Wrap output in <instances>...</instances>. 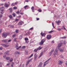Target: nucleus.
Masks as SVG:
<instances>
[{"instance_id":"11","label":"nucleus","mask_w":67,"mask_h":67,"mask_svg":"<svg viewBox=\"0 0 67 67\" xmlns=\"http://www.w3.org/2000/svg\"><path fill=\"white\" fill-rule=\"evenodd\" d=\"M9 51H7L6 52H5L4 54L5 55H9Z\"/></svg>"},{"instance_id":"33","label":"nucleus","mask_w":67,"mask_h":67,"mask_svg":"<svg viewBox=\"0 0 67 67\" xmlns=\"http://www.w3.org/2000/svg\"><path fill=\"white\" fill-rule=\"evenodd\" d=\"M15 13H13V16L14 17H15Z\"/></svg>"},{"instance_id":"29","label":"nucleus","mask_w":67,"mask_h":67,"mask_svg":"<svg viewBox=\"0 0 67 67\" xmlns=\"http://www.w3.org/2000/svg\"><path fill=\"white\" fill-rule=\"evenodd\" d=\"M31 33V32H30V31H28L27 32V34H28L29 35Z\"/></svg>"},{"instance_id":"45","label":"nucleus","mask_w":67,"mask_h":67,"mask_svg":"<svg viewBox=\"0 0 67 67\" xmlns=\"http://www.w3.org/2000/svg\"><path fill=\"white\" fill-rule=\"evenodd\" d=\"M13 9H17V7H13Z\"/></svg>"},{"instance_id":"8","label":"nucleus","mask_w":67,"mask_h":67,"mask_svg":"<svg viewBox=\"0 0 67 67\" xmlns=\"http://www.w3.org/2000/svg\"><path fill=\"white\" fill-rule=\"evenodd\" d=\"M1 45H2V46H4V47H8V46H9V45H6L4 44H1Z\"/></svg>"},{"instance_id":"18","label":"nucleus","mask_w":67,"mask_h":67,"mask_svg":"<svg viewBox=\"0 0 67 67\" xmlns=\"http://www.w3.org/2000/svg\"><path fill=\"white\" fill-rule=\"evenodd\" d=\"M5 7H6V8H7L9 7V5L7 4H5Z\"/></svg>"},{"instance_id":"5","label":"nucleus","mask_w":67,"mask_h":67,"mask_svg":"<svg viewBox=\"0 0 67 67\" xmlns=\"http://www.w3.org/2000/svg\"><path fill=\"white\" fill-rule=\"evenodd\" d=\"M50 58L49 59H48V60H47L46 62H45L44 63V65H43V67H45V66H46V65H47V64L48 63L47 62H48V61H49V60H50Z\"/></svg>"},{"instance_id":"48","label":"nucleus","mask_w":67,"mask_h":67,"mask_svg":"<svg viewBox=\"0 0 67 67\" xmlns=\"http://www.w3.org/2000/svg\"><path fill=\"white\" fill-rule=\"evenodd\" d=\"M36 19H37V21H38L40 20V18H36Z\"/></svg>"},{"instance_id":"21","label":"nucleus","mask_w":67,"mask_h":67,"mask_svg":"<svg viewBox=\"0 0 67 67\" xmlns=\"http://www.w3.org/2000/svg\"><path fill=\"white\" fill-rule=\"evenodd\" d=\"M43 55V53L42 52L41 53V54H40V56H39V58H40V57H41V56H42V55Z\"/></svg>"},{"instance_id":"41","label":"nucleus","mask_w":67,"mask_h":67,"mask_svg":"<svg viewBox=\"0 0 67 67\" xmlns=\"http://www.w3.org/2000/svg\"><path fill=\"white\" fill-rule=\"evenodd\" d=\"M52 23V25L53 27L54 28L55 27H54V23Z\"/></svg>"},{"instance_id":"17","label":"nucleus","mask_w":67,"mask_h":67,"mask_svg":"<svg viewBox=\"0 0 67 67\" xmlns=\"http://www.w3.org/2000/svg\"><path fill=\"white\" fill-rule=\"evenodd\" d=\"M41 35L42 36H45V33H42V32L41 33Z\"/></svg>"},{"instance_id":"4","label":"nucleus","mask_w":67,"mask_h":67,"mask_svg":"<svg viewBox=\"0 0 67 67\" xmlns=\"http://www.w3.org/2000/svg\"><path fill=\"white\" fill-rule=\"evenodd\" d=\"M53 55H54V57H56V55H58V50L57 49H56L54 51V53L53 54Z\"/></svg>"},{"instance_id":"35","label":"nucleus","mask_w":67,"mask_h":67,"mask_svg":"<svg viewBox=\"0 0 67 67\" xmlns=\"http://www.w3.org/2000/svg\"><path fill=\"white\" fill-rule=\"evenodd\" d=\"M38 11H39V12H42V10H41V9H38Z\"/></svg>"},{"instance_id":"55","label":"nucleus","mask_w":67,"mask_h":67,"mask_svg":"<svg viewBox=\"0 0 67 67\" xmlns=\"http://www.w3.org/2000/svg\"><path fill=\"white\" fill-rule=\"evenodd\" d=\"M11 41V40H9L8 41V42H10Z\"/></svg>"},{"instance_id":"12","label":"nucleus","mask_w":67,"mask_h":67,"mask_svg":"<svg viewBox=\"0 0 67 67\" xmlns=\"http://www.w3.org/2000/svg\"><path fill=\"white\" fill-rule=\"evenodd\" d=\"M2 41L3 42H4V43H6L8 42V39L4 40H2Z\"/></svg>"},{"instance_id":"50","label":"nucleus","mask_w":67,"mask_h":67,"mask_svg":"<svg viewBox=\"0 0 67 67\" xmlns=\"http://www.w3.org/2000/svg\"><path fill=\"white\" fill-rule=\"evenodd\" d=\"M20 14H21V15H23L24 14V13H20Z\"/></svg>"},{"instance_id":"36","label":"nucleus","mask_w":67,"mask_h":67,"mask_svg":"<svg viewBox=\"0 0 67 67\" xmlns=\"http://www.w3.org/2000/svg\"><path fill=\"white\" fill-rule=\"evenodd\" d=\"M54 31H49V33H52V32H54Z\"/></svg>"},{"instance_id":"43","label":"nucleus","mask_w":67,"mask_h":67,"mask_svg":"<svg viewBox=\"0 0 67 67\" xmlns=\"http://www.w3.org/2000/svg\"><path fill=\"white\" fill-rule=\"evenodd\" d=\"M15 35H16L15 34H14L13 35L12 37H14L15 36Z\"/></svg>"},{"instance_id":"60","label":"nucleus","mask_w":67,"mask_h":67,"mask_svg":"<svg viewBox=\"0 0 67 67\" xmlns=\"http://www.w3.org/2000/svg\"><path fill=\"white\" fill-rule=\"evenodd\" d=\"M2 50V47H0V50Z\"/></svg>"},{"instance_id":"34","label":"nucleus","mask_w":67,"mask_h":67,"mask_svg":"<svg viewBox=\"0 0 67 67\" xmlns=\"http://www.w3.org/2000/svg\"><path fill=\"white\" fill-rule=\"evenodd\" d=\"M17 39V38H15L14 40H13V41H16V39Z\"/></svg>"},{"instance_id":"56","label":"nucleus","mask_w":67,"mask_h":67,"mask_svg":"<svg viewBox=\"0 0 67 67\" xmlns=\"http://www.w3.org/2000/svg\"><path fill=\"white\" fill-rule=\"evenodd\" d=\"M1 14H3V13H4V12H1Z\"/></svg>"},{"instance_id":"38","label":"nucleus","mask_w":67,"mask_h":67,"mask_svg":"<svg viewBox=\"0 0 67 67\" xmlns=\"http://www.w3.org/2000/svg\"><path fill=\"white\" fill-rule=\"evenodd\" d=\"M15 4L14 3H13L12 4V6H14L15 5Z\"/></svg>"},{"instance_id":"2","label":"nucleus","mask_w":67,"mask_h":67,"mask_svg":"<svg viewBox=\"0 0 67 67\" xmlns=\"http://www.w3.org/2000/svg\"><path fill=\"white\" fill-rule=\"evenodd\" d=\"M46 40L45 39H43L41 40V42H39V45H43L44 44V43L45 42Z\"/></svg>"},{"instance_id":"40","label":"nucleus","mask_w":67,"mask_h":67,"mask_svg":"<svg viewBox=\"0 0 67 67\" xmlns=\"http://www.w3.org/2000/svg\"><path fill=\"white\" fill-rule=\"evenodd\" d=\"M61 29H60V28H58L57 29V30H58V31H61Z\"/></svg>"},{"instance_id":"37","label":"nucleus","mask_w":67,"mask_h":67,"mask_svg":"<svg viewBox=\"0 0 67 67\" xmlns=\"http://www.w3.org/2000/svg\"><path fill=\"white\" fill-rule=\"evenodd\" d=\"M9 17L10 19H12V16L11 15H10L9 16Z\"/></svg>"},{"instance_id":"30","label":"nucleus","mask_w":67,"mask_h":67,"mask_svg":"<svg viewBox=\"0 0 67 67\" xmlns=\"http://www.w3.org/2000/svg\"><path fill=\"white\" fill-rule=\"evenodd\" d=\"M33 56V54H31V55H30V56L29 57V58H31V57H32V56Z\"/></svg>"},{"instance_id":"1","label":"nucleus","mask_w":67,"mask_h":67,"mask_svg":"<svg viewBox=\"0 0 67 67\" xmlns=\"http://www.w3.org/2000/svg\"><path fill=\"white\" fill-rule=\"evenodd\" d=\"M63 44V43H60L59 44H58V49L59 51H60L61 52H63V51H64V49H62L60 48H59L60 47H61L62 46V44Z\"/></svg>"},{"instance_id":"52","label":"nucleus","mask_w":67,"mask_h":67,"mask_svg":"<svg viewBox=\"0 0 67 67\" xmlns=\"http://www.w3.org/2000/svg\"><path fill=\"white\" fill-rule=\"evenodd\" d=\"M2 15L1 14H0V18H2Z\"/></svg>"},{"instance_id":"26","label":"nucleus","mask_w":67,"mask_h":67,"mask_svg":"<svg viewBox=\"0 0 67 67\" xmlns=\"http://www.w3.org/2000/svg\"><path fill=\"white\" fill-rule=\"evenodd\" d=\"M27 7H28V6H27V5H26L24 7V8L25 9H26V8H27Z\"/></svg>"},{"instance_id":"32","label":"nucleus","mask_w":67,"mask_h":67,"mask_svg":"<svg viewBox=\"0 0 67 67\" xmlns=\"http://www.w3.org/2000/svg\"><path fill=\"white\" fill-rule=\"evenodd\" d=\"M25 41H28V40H29V39L27 38H25Z\"/></svg>"},{"instance_id":"31","label":"nucleus","mask_w":67,"mask_h":67,"mask_svg":"<svg viewBox=\"0 0 67 67\" xmlns=\"http://www.w3.org/2000/svg\"><path fill=\"white\" fill-rule=\"evenodd\" d=\"M6 59H7V60H9V59H10V57H6Z\"/></svg>"},{"instance_id":"15","label":"nucleus","mask_w":67,"mask_h":67,"mask_svg":"<svg viewBox=\"0 0 67 67\" xmlns=\"http://www.w3.org/2000/svg\"><path fill=\"white\" fill-rule=\"evenodd\" d=\"M42 48H43V47H41L40 46L38 48H37V49L38 51V50H41V49H42Z\"/></svg>"},{"instance_id":"63","label":"nucleus","mask_w":67,"mask_h":67,"mask_svg":"<svg viewBox=\"0 0 67 67\" xmlns=\"http://www.w3.org/2000/svg\"><path fill=\"white\" fill-rule=\"evenodd\" d=\"M29 34H27H27H26L25 35H26V36H27V35H29Z\"/></svg>"},{"instance_id":"39","label":"nucleus","mask_w":67,"mask_h":67,"mask_svg":"<svg viewBox=\"0 0 67 67\" xmlns=\"http://www.w3.org/2000/svg\"><path fill=\"white\" fill-rule=\"evenodd\" d=\"M18 21H19V19H16L15 20V22Z\"/></svg>"},{"instance_id":"61","label":"nucleus","mask_w":67,"mask_h":67,"mask_svg":"<svg viewBox=\"0 0 67 67\" xmlns=\"http://www.w3.org/2000/svg\"><path fill=\"white\" fill-rule=\"evenodd\" d=\"M29 1L28 0L25 1V2H28Z\"/></svg>"},{"instance_id":"62","label":"nucleus","mask_w":67,"mask_h":67,"mask_svg":"<svg viewBox=\"0 0 67 67\" xmlns=\"http://www.w3.org/2000/svg\"><path fill=\"white\" fill-rule=\"evenodd\" d=\"M2 32V29L0 30V33H1Z\"/></svg>"},{"instance_id":"3","label":"nucleus","mask_w":67,"mask_h":67,"mask_svg":"<svg viewBox=\"0 0 67 67\" xmlns=\"http://www.w3.org/2000/svg\"><path fill=\"white\" fill-rule=\"evenodd\" d=\"M9 34H10L9 33H4L2 34V37H4V38H6L7 35H9Z\"/></svg>"},{"instance_id":"64","label":"nucleus","mask_w":67,"mask_h":67,"mask_svg":"<svg viewBox=\"0 0 67 67\" xmlns=\"http://www.w3.org/2000/svg\"><path fill=\"white\" fill-rule=\"evenodd\" d=\"M13 65H14L13 64H12V65H11V67H13Z\"/></svg>"},{"instance_id":"7","label":"nucleus","mask_w":67,"mask_h":67,"mask_svg":"<svg viewBox=\"0 0 67 67\" xmlns=\"http://www.w3.org/2000/svg\"><path fill=\"white\" fill-rule=\"evenodd\" d=\"M23 23V22L22 21H20L18 23V25H22Z\"/></svg>"},{"instance_id":"14","label":"nucleus","mask_w":67,"mask_h":67,"mask_svg":"<svg viewBox=\"0 0 67 67\" xmlns=\"http://www.w3.org/2000/svg\"><path fill=\"white\" fill-rule=\"evenodd\" d=\"M42 63L41 62L38 65V67H42Z\"/></svg>"},{"instance_id":"59","label":"nucleus","mask_w":67,"mask_h":67,"mask_svg":"<svg viewBox=\"0 0 67 67\" xmlns=\"http://www.w3.org/2000/svg\"><path fill=\"white\" fill-rule=\"evenodd\" d=\"M18 44H17L16 45L15 47H18Z\"/></svg>"},{"instance_id":"28","label":"nucleus","mask_w":67,"mask_h":67,"mask_svg":"<svg viewBox=\"0 0 67 67\" xmlns=\"http://www.w3.org/2000/svg\"><path fill=\"white\" fill-rule=\"evenodd\" d=\"M9 61L10 62H12V61H13V59L12 58H11L10 59Z\"/></svg>"},{"instance_id":"27","label":"nucleus","mask_w":67,"mask_h":67,"mask_svg":"<svg viewBox=\"0 0 67 67\" xmlns=\"http://www.w3.org/2000/svg\"><path fill=\"white\" fill-rule=\"evenodd\" d=\"M26 47V46H23L22 47V49H24Z\"/></svg>"},{"instance_id":"49","label":"nucleus","mask_w":67,"mask_h":67,"mask_svg":"<svg viewBox=\"0 0 67 67\" xmlns=\"http://www.w3.org/2000/svg\"><path fill=\"white\" fill-rule=\"evenodd\" d=\"M36 58H37L34 57V60H35H35H36Z\"/></svg>"},{"instance_id":"46","label":"nucleus","mask_w":67,"mask_h":67,"mask_svg":"<svg viewBox=\"0 0 67 67\" xmlns=\"http://www.w3.org/2000/svg\"><path fill=\"white\" fill-rule=\"evenodd\" d=\"M16 32L17 33H19V31H18V30H16Z\"/></svg>"},{"instance_id":"44","label":"nucleus","mask_w":67,"mask_h":67,"mask_svg":"<svg viewBox=\"0 0 67 67\" xmlns=\"http://www.w3.org/2000/svg\"><path fill=\"white\" fill-rule=\"evenodd\" d=\"M16 12L17 13V14H19V13H20L19 12V11H18L17 12Z\"/></svg>"},{"instance_id":"42","label":"nucleus","mask_w":67,"mask_h":67,"mask_svg":"<svg viewBox=\"0 0 67 67\" xmlns=\"http://www.w3.org/2000/svg\"><path fill=\"white\" fill-rule=\"evenodd\" d=\"M52 54V53L51 52H50L49 54V56H51V55Z\"/></svg>"},{"instance_id":"16","label":"nucleus","mask_w":67,"mask_h":67,"mask_svg":"<svg viewBox=\"0 0 67 67\" xmlns=\"http://www.w3.org/2000/svg\"><path fill=\"white\" fill-rule=\"evenodd\" d=\"M58 64H63V61H58Z\"/></svg>"},{"instance_id":"22","label":"nucleus","mask_w":67,"mask_h":67,"mask_svg":"<svg viewBox=\"0 0 67 67\" xmlns=\"http://www.w3.org/2000/svg\"><path fill=\"white\" fill-rule=\"evenodd\" d=\"M34 57H37V55L36 53H35L34 55Z\"/></svg>"},{"instance_id":"58","label":"nucleus","mask_w":67,"mask_h":67,"mask_svg":"<svg viewBox=\"0 0 67 67\" xmlns=\"http://www.w3.org/2000/svg\"><path fill=\"white\" fill-rule=\"evenodd\" d=\"M54 49H53L52 51H51V53H52L53 52H54Z\"/></svg>"},{"instance_id":"53","label":"nucleus","mask_w":67,"mask_h":67,"mask_svg":"<svg viewBox=\"0 0 67 67\" xmlns=\"http://www.w3.org/2000/svg\"><path fill=\"white\" fill-rule=\"evenodd\" d=\"M24 67V64H23L22 65V66H21V67Z\"/></svg>"},{"instance_id":"10","label":"nucleus","mask_w":67,"mask_h":67,"mask_svg":"<svg viewBox=\"0 0 67 67\" xmlns=\"http://www.w3.org/2000/svg\"><path fill=\"white\" fill-rule=\"evenodd\" d=\"M31 59L30 60H28V61L26 62V66L27 65H28V64H29V63H30V61H31Z\"/></svg>"},{"instance_id":"54","label":"nucleus","mask_w":67,"mask_h":67,"mask_svg":"<svg viewBox=\"0 0 67 67\" xmlns=\"http://www.w3.org/2000/svg\"><path fill=\"white\" fill-rule=\"evenodd\" d=\"M30 30H33V27L31 28L30 29Z\"/></svg>"},{"instance_id":"6","label":"nucleus","mask_w":67,"mask_h":67,"mask_svg":"<svg viewBox=\"0 0 67 67\" xmlns=\"http://www.w3.org/2000/svg\"><path fill=\"white\" fill-rule=\"evenodd\" d=\"M52 38V36L50 35H47V38L48 40H50Z\"/></svg>"},{"instance_id":"9","label":"nucleus","mask_w":67,"mask_h":67,"mask_svg":"<svg viewBox=\"0 0 67 67\" xmlns=\"http://www.w3.org/2000/svg\"><path fill=\"white\" fill-rule=\"evenodd\" d=\"M0 9L1 11H2V12H3V11H4V7H3L2 8H0Z\"/></svg>"},{"instance_id":"20","label":"nucleus","mask_w":67,"mask_h":67,"mask_svg":"<svg viewBox=\"0 0 67 67\" xmlns=\"http://www.w3.org/2000/svg\"><path fill=\"white\" fill-rule=\"evenodd\" d=\"M15 54H20V53H19V52L18 51H16L15 52Z\"/></svg>"},{"instance_id":"47","label":"nucleus","mask_w":67,"mask_h":67,"mask_svg":"<svg viewBox=\"0 0 67 67\" xmlns=\"http://www.w3.org/2000/svg\"><path fill=\"white\" fill-rule=\"evenodd\" d=\"M21 46H20L18 48H17V49H19V48H21Z\"/></svg>"},{"instance_id":"13","label":"nucleus","mask_w":67,"mask_h":67,"mask_svg":"<svg viewBox=\"0 0 67 67\" xmlns=\"http://www.w3.org/2000/svg\"><path fill=\"white\" fill-rule=\"evenodd\" d=\"M31 9L32 12H34V7L32 6L31 8Z\"/></svg>"},{"instance_id":"24","label":"nucleus","mask_w":67,"mask_h":67,"mask_svg":"<svg viewBox=\"0 0 67 67\" xmlns=\"http://www.w3.org/2000/svg\"><path fill=\"white\" fill-rule=\"evenodd\" d=\"M19 38L20 40H21V39H22V35L20 36H19Z\"/></svg>"},{"instance_id":"57","label":"nucleus","mask_w":67,"mask_h":67,"mask_svg":"<svg viewBox=\"0 0 67 67\" xmlns=\"http://www.w3.org/2000/svg\"><path fill=\"white\" fill-rule=\"evenodd\" d=\"M10 63H8V64H7V66H9V65H10Z\"/></svg>"},{"instance_id":"51","label":"nucleus","mask_w":67,"mask_h":67,"mask_svg":"<svg viewBox=\"0 0 67 67\" xmlns=\"http://www.w3.org/2000/svg\"><path fill=\"white\" fill-rule=\"evenodd\" d=\"M66 38V37H61V38L63 39V38Z\"/></svg>"},{"instance_id":"25","label":"nucleus","mask_w":67,"mask_h":67,"mask_svg":"<svg viewBox=\"0 0 67 67\" xmlns=\"http://www.w3.org/2000/svg\"><path fill=\"white\" fill-rule=\"evenodd\" d=\"M37 51L38 50L37 49V48H36V49H35L34 51V52H35V53H36V52H37Z\"/></svg>"},{"instance_id":"19","label":"nucleus","mask_w":67,"mask_h":67,"mask_svg":"<svg viewBox=\"0 0 67 67\" xmlns=\"http://www.w3.org/2000/svg\"><path fill=\"white\" fill-rule=\"evenodd\" d=\"M55 22L57 24H58V23H60L61 22V21L60 20H58V21H55Z\"/></svg>"},{"instance_id":"23","label":"nucleus","mask_w":67,"mask_h":67,"mask_svg":"<svg viewBox=\"0 0 67 67\" xmlns=\"http://www.w3.org/2000/svg\"><path fill=\"white\" fill-rule=\"evenodd\" d=\"M9 10H10V12H12V9L11 8H10L9 9Z\"/></svg>"}]
</instances>
